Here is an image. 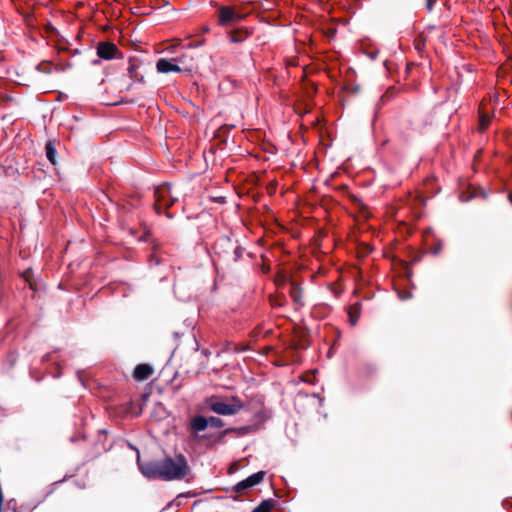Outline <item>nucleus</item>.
<instances>
[{
  "mask_svg": "<svg viewBox=\"0 0 512 512\" xmlns=\"http://www.w3.org/2000/svg\"><path fill=\"white\" fill-rule=\"evenodd\" d=\"M214 254L217 256V259L212 258V262L216 269H218V265L220 262L224 263H235L237 262L243 254V248L236 243H234L227 236H220L214 246H213Z\"/></svg>",
  "mask_w": 512,
  "mask_h": 512,
  "instance_id": "f257e3e1",
  "label": "nucleus"
},
{
  "mask_svg": "<svg viewBox=\"0 0 512 512\" xmlns=\"http://www.w3.org/2000/svg\"><path fill=\"white\" fill-rule=\"evenodd\" d=\"M163 480H180L188 472V463L182 454L175 457H166L161 460Z\"/></svg>",
  "mask_w": 512,
  "mask_h": 512,
  "instance_id": "f03ea898",
  "label": "nucleus"
},
{
  "mask_svg": "<svg viewBox=\"0 0 512 512\" xmlns=\"http://www.w3.org/2000/svg\"><path fill=\"white\" fill-rule=\"evenodd\" d=\"M211 5L217 9V24L221 27H231L247 16L236 6L220 5L216 2H211Z\"/></svg>",
  "mask_w": 512,
  "mask_h": 512,
  "instance_id": "7ed1b4c3",
  "label": "nucleus"
},
{
  "mask_svg": "<svg viewBox=\"0 0 512 512\" xmlns=\"http://www.w3.org/2000/svg\"><path fill=\"white\" fill-rule=\"evenodd\" d=\"M155 210L158 214L168 209L179 199V193L169 184L164 183L155 189Z\"/></svg>",
  "mask_w": 512,
  "mask_h": 512,
  "instance_id": "20e7f679",
  "label": "nucleus"
},
{
  "mask_svg": "<svg viewBox=\"0 0 512 512\" xmlns=\"http://www.w3.org/2000/svg\"><path fill=\"white\" fill-rule=\"evenodd\" d=\"M209 408L216 414L232 416L244 408V403L238 397L232 396L227 401L212 400Z\"/></svg>",
  "mask_w": 512,
  "mask_h": 512,
  "instance_id": "39448f33",
  "label": "nucleus"
},
{
  "mask_svg": "<svg viewBox=\"0 0 512 512\" xmlns=\"http://www.w3.org/2000/svg\"><path fill=\"white\" fill-rule=\"evenodd\" d=\"M265 475V471H259L235 484L231 490L236 493V496H233V498L238 499L239 496L246 494L249 489L260 484L264 480Z\"/></svg>",
  "mask_w": 512,
  "mask_h": 512,
  "instance_id": "423d86ee",
  "label": "nucleus"
},
{
  "mask_svg": "<svg viewBox=\"0 0 512 512\" xmlns=\"http://www.w3.org/2000/svg\"><path fill=\"white\" fill-rule=\"evenodd\" d=\"M138 467L141 473L149 478V479H162L163 480V472L161 467V460L159 461H150L141 463L138 460Z\"/></svg>",
  "mask_w": 512,
  "mask_h": 512,
  "instance_id": "0eeeda50",
  "label": "nucleus"
},
{
  "mask_svg": "<svg viewBox=\"0 0 512 512\" xmlns=\"http://www.w3.org/2000/svg\"><path fill=\"white\" fill-rule=\"evenodd\" d=\"M118 48L115 44L109 42L99 43L97 47V55L105 60H111L116 57Z\"/></svg>",
  "mask_w": 512,
  "mask_h": 512,
  "instance_id": "6e6552de",
  "label": "nucleus"
},
{
  "mask_svg": "<svg viewBox=\"0 0 512 512\" xmlns=\"http://www.w3.org/2000/svg\"><path fill=\"white\" fill-rule=\"evenodd\" d=\"M252 32V29L247 27H239L233 29L229 33V41L235 44L242 43L252 34Z\"/></svg>",
  "mask_w": 512,
  "mask_h": 512,
  "instance_id": "1a4fd4ad",
  "label": "nucleus"
},
{
  "mask_svg": "<svg viewBox=\"0 0 512 512\" xmlns=\"http://www.w3.org/2000/svg\"><path fill=\"white\" fill-rule=\"evenodd\" d=\"M173 61H175V59H159L156 63L157 71L159 73L180 72L181 68Z\"/></svg>",
  "mask_w": 512,
  "mask_h": 512,
  "instance_id": "9d476101",
  "label": "nucleus"
},
{
  "mask_svg": "<svg viewBox=\"0 0 512 512\" xmlns=\"http://www.w3.org/2000/svg\"><path fill=\"white\" fill-rule=\"evenodd\" d=\"M153 368L148 364H139L135 367L133 378L136 381L147 380L153 374Z\"/></svg>",
  "mask_w": 512,
  "mask_h": 512,
  "instance_id": "9b49d317",
  "label": "nucleus"
},
{
  "mask_svg": "<svg viewBox=\"0 0 512 512\" xmlns=\"http://www.w3.org/2000/svg\"><path fill=\"white\" fill-rule=\"evenodd\" d=\"M289 293L297 309L304 306V301L302 299V289L296 282L290 283Z\"/></svg>",
  "mask_w": 512,
  "mask_h": 512,
  "instance_id": "f8f14e48",
  "label": "nucleus"
},
{
  "mask_svg": "<svg viewBox=\"0 0 512 512\" xmlns=\"http://www.w3.org/2000/svg\"><path fill=\"white\" fill-rule=\"evenodd\" d=\"M208 426V418L203 416H195L190 423L191 430L194 433L204 431Z\"/></svg>",
  "mask_w": 512,
  "mask_h": 512,
  "instance_id": "ddd939ff",
  "label": "nucleus"
},
{
  "mask_svg": "<svg viewBox=\"0 0 512 512\" xmlns=\"http://www.w3.org/2000/svg\"><path fill=\"white\" fill-rule=\"evenodd\" d=\"M45 154H46L47 159L50 161V163L55 165L56 164L57 151H56V147H55V142L54 141H51V140L47 141V143L45 145Z\"/></svg>",
  "mask_w": 512,
  "mask_h": 512,
  "instance_id": "4468645a",
  "label": "nucleus"
},
{
  "mask_svg": "<svg viewBox=\"0 0 512 512\" xmlns=\"http://www.w3.org/2000/svg\"><path fill=\"white\" fill-rule=\"evenodd\" d=\"M127 72H128L129 77L134 82H141L142 83L144 81V76L140 75L138 73V65L135 62H130L129 63V66L127 68Z\"/></svg>",
  "mask_w": 512,
  "mask_h": 512,
  "instance_id": "2eb2a0df",
  "label": "nucleus"
},
{
  "mask_svg": "<svg viewBox=\"0 0 512 512\" xmlns=\"http://www.w3.org/2000/svg\"><path fill=\"white\" fill-rule=\"evenodd\" d=\"M349 322L352 326H355L360 318V307L358 305H354L349 309Z\"/></svg>",
  "mask_w": 512,
  "mask_h": 512,
  "instance_id": "dca6fc26",
  "label": "nucleus"
},
{
  "mask_svg": "<svg viewBox=\"0 0 512 512\" xmlns=\"http://www.w3.org/2000/svg\"><path fill=\"white\" fill-rule=\"evenodd\" d=\"M271 507H272L271 501L270 500H264L252 512H270Z\"/></svg>",
  "mask_w": 512,
  "mask_h": 512,
  "instance_id": "f3484780",
  "label": "nucleus"
},
{
  "mask_svg": "<svg viewBox=\"0 0 512 512\" xmlns=\"http://www.w3.org/2000/svg\"><path fill=\"white\" fill-rule=\"evenodd\" d=\"M21 276L25 280V282L28 283L29 287L32 289V268L28 266L23 270L21 273Z\"/></svg>",
  "mask_w": 512,
  "mask_h": 512,
  "instance_id": "a211bd4d",
  "label": "nucleus"
},
{
  "mask_svg": "<svg viewBox=\"0 0 512 512\" xmlns=\"http://www.w3.org/2000/svg\"><path fill=\"white\" fill-rule=\"evenodd\" d=\"M208 423L210 427L220 428L224 425V422L221 418L211 416L208 418Z\"/></svg>",
  "mask_w": 512,
  "mask_h": 512,
  "instance_id": "6ab92c4d",
  "label": "nucleus"
},
{
  "mask_svg": "<svg viewBox=\"0 0 512 512\" xmlns=\"http://www.w3.org/2000/svg\"><path fill=\"white\" fill-rule=\"evenodd\" d=\"M489 122H490L489 118L484 116V115H482L480 117V129L481 130L486 129L488 127V125H489Z\"/></svg>",
  "mask_w": 512,
  "mask_h": 512,
  "instance_id": "aec40b11",
  "label": "nucleus"
},
{
  "mask_svg": "<svg viewBox=\"0 0 512 512\" xmlns=\"http://www.w3.org/2000/svg\"><path fill=\"white\" fill-rule=\"evenodd\" d=\"M37 70H38V71H42V72H50V70H51V65H50V64L38 65V66H37Z\"/></svg>",
  "mask_w": 512,
  "mask_h": 512,
  "instance_id": "412c9836",
  "label": "nucleus"
},
{
  "mask_svg": "<svg viewBox=\"0 0 512 512\" xmlns=\"http://www.w3.org/2000/svg\"><path fill=\"white\" fill-rule=\"evenodd\" d=\"M435 2H436V0H426V7L429 12L432 11V9L435 5Z\"/></svg>",
  "mask_w": 512,
  "mask_h": 512,
  "instance_id": "4be33fe9",
  "label": "nucleus"
},
{
  "mask_svg": "<svg viewBox=\"0 0 512 512\" xmlns=\"http://www.w3.org/2000/svg\"><path fill=\"white\" fill-rule=\"evenodd\" d=\"M400 298L402 300H405V299H408L411 297V294L409 292H406V293H403V294H399Z\"/></svg>",
  "mask_w": 512,
  "mask_h": 512,
  "instance_id": "5701e85b",
  "label": "nucleus"
},
{
  "mask_svg": "<svg viewBox=\"0 0 512 512\" xmlns=\"http://www.w3.org/2000/svg\"><path fill=\"white\" fill-rule=\"evenodd\" d=\"M20 256H21V258H22L23 260H25V259H26V255L24 254V252H23V251H20Z\"/></svg>",
  "mask_w": 512,
  "mask_h": 512,
  "instance_id": "b1692460",
  "label": "nucleus"
},
{
  "mask_svg": "<svg viewBox=\"0 0 512 512\" xmlns=\"http://www.w3.org/2000/svg\"><path fill=\"white\" fill-rule=\"evenodd\" d=\"M508 200H509V202H510V203H511V205H512V193H510V194L508 195Z\"/></svg>",
  "mask_w": 512,
  "mask_h": 512,
  "instance_id": "393cba45",
  "label": "nucleus"
},
{
  "mask_svg": "<svg viewBox=\"0 0 512 512\" xmlns=\"http://www.w3.org/2000/svg\"><path fill=\"white\" fill-rule=\"evenodd\" d=\"M22 14H24L25 20L28 21V14L25 11H22Z\"/></svg>",
  "mask_w": 512,
  "mask_h": 512,
  "instance_id": "a878e982",
  "label": "nucleus"
}]
</instances>
